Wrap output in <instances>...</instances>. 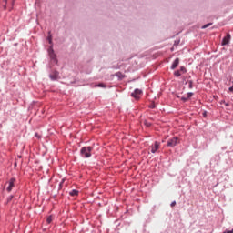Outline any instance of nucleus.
I'll return each instance as SVG.
<instances>
[{"mask_svg":"<svg viewBox=\"0 0 233 233\" xmlns=\"http://www.w3.org/2000/svg\"><path fill=\"white\" fill-rule=\"evenodd\" d=\"M97 86H99L100 88H105L106 87L105 84H103V83L98 84Z\"/></svg>","mask_w":233,"mask_h":233,"instance_id":"dca6fc26","label":"nucleus"},{"mask_svg":"<svg viewBox=\"0 0 233 233\" xmlns=\"http://www.w3.org/2000/svg\"><path fill=\"white\" fill-rule=\"evenodd\" d=\"M46 223L50 224L52 223V216H49L46 219Z\"/></svg>","mask_w":233,"mask_h":233,"instance_id":"4468645a","label":"nucleus"},{"mask_svg":"<svg viewBox=\"0 0 233 233\" xmlns=\"http://www.w3.org/2000/svg\"><path fill=\"white\" fill-rule=\"evenodd\" d=\"M177 145H179V138L177 137H175L173 138H170L168 141H167V147H176Z\"/></svg>","mask_w":233,"mask_h":233,"instance_id":"f03ea898","label":"nucleus"},{"mask_svg":"<svg viewBox=\"0 0 233 233\" xmlns=\"http://www.w3.org/2000/svg\"><path fill=\"white\" fill-rule=\"evenodd\" d=\"M178 71L181 72L182 74H186L187 73V68H185L184 66H181Z\"/></svg>","mask_w":233,"mask_h":233,"instance_id":"f8f14e48","label":"nucleus"},{"mask_svg":"<svg viewBox=\"0 0 233 233\" xmlns=\"http://www.w3.org/2000/svg\"><path fill=\"white\" fill-rule=\"evenodd\" d=\"M50 79H52V81H56V79L59 78V72L57 71H53L50 75H49Z\"/></svg>","mask_w":233,"mask_h":233,"instance_id":"423d86ee","label":"nucleus"},{"mask_svg":"<svg viewBox=\"0 0 233 233\" xmlns=\"http://www.w3.org/2000/svg\"><path fill=\"white\" fill-rule=\"evenodd\" d=\"M181 100L184 101V102H187V101H188V97L187 96H183L181 98Z\"/></svg>","mask_w":233,"mask_h":233,"instance_id":"f3484780","label":"nucleus"},{"mask_svg":"<svg viewBox=\"0 0 233 233\" xmlns=\"http://www.w3.org/2000/svg\"><path fill=\"white\" fill-rule=\"evenodd\" d=\"M146 125H147V127H150V124H148V123H146Z\"/></svg>","mask_w":233,"mask_h":233,"instance_id":"5701e85b","label":"nucleus"},{"mask_svg":"<svg viewBox=\"0 0 233 233\" xmlns=\"http://www.w3.org/2000/svg\"><path fill=\"white\" fill-rule=\"evenodd\" d=\"M159 142H155L154 146L151 147L152 154H156L159 150Z\"/></svg>","mask_w":233,"mask_h":233,"instance_id":"0eeeda50","label":"nucleus"},{"mask_svg":"<svg viewBox=\"0 0 233 233\" xmlns=\"http://www.w3.org/2000/svg\"><path fill=\"white\" fill-rule=\"evenodd\" d=\"M49 43H52V36H48Z\"/></svg>","mask_w":233,"mask_h":233,"instance_id":"6ab92c4d","label":"nucleus"},{"mask_svg":"<svg viewBox=\"0 0 233 233\" xmlns=\"http://www.w3.org/2000/svg\"><path fill=\"white\" fill-rule=\"evenodd\" d=\"M69 194H70V196H78L79 191L73 189Z\"/></svg>","mask_w":233,"mask_h":233,"instance_id":"9d476101","label":"nucleus"},{"mask_svg":"<svg viewBox=\"0 0 233 233\" xmlns=\"http://www.w3.org/2000/svg\"><path fill=\"white\" fill-rule=\"evenodd\" d=\"M92 147H84L80 150L82 157H92Z\"/></svg>","mask_w":233,"mask_h":233,"instance_id":"f257e3e1","label":"nucleus"},{"mask_svg":"<svg viewBox=\"0 0 233 233\" xmlns=\"http://www.w3.org/2000/svg\"><path fill=\"white\" fill-rule=\"evenodd\" d=\"M14 197H10L9 198H8V201H12V198H13Z\"/></svg>","mask_w":233,"mask_h":233,"instance_id":"412c9836","label":"nucleus"},{"mask_svg":"<svg viewBox=\"0 0 233 233\" xmlns=\"http://www.w3.org/2000/svg\"><path fill=\"white\" fill-rule=\"evenodd\" d=\"M14 187H15V178H11L8 182L7 192H12Z\"/></svg>","mask_w":233,"mask_h":233,"instance_id":"20e7f679","label":"nucleus"},{"mask_svg":"<svg viewBox=\"0 0 233 233\" xmlns=\"http://www.w3.org/2000/svg\"><path fill=\"white\" fill-rule=\"evenodd\" d=\"M208 26H212V23L206 24L202 26V29L205 30V28H208Z\"/></svg>","mask_w":233,"mask_h":233,"instance_id":"ddd939ff","label":"nucleus"},{"mask_svg":"<svg viewBox=\"0 0 233 233\" xmlns=\"http://www.w3.org/2000/svg\"><path fill=\"white\" fill-rule=\"evenodd\" d=\"M179 66V58H176L171 66V70H176Z\"/></svg>","mask_w":233,"mask_h":233,"instance_id":"1a4fd4ad","label":"nucleus"},{"mask_svg":"<svg viewBox=\"0 0 233 233\" xmlns=\"http://www.w3.org/2000/svg\"><path fill=\"white\" fill-rule=\"evenodd\" d=\"M229 92H233V86L229 87Z\"/></svg>","mask_w":233,"mask_h":233,"instance_id":"aec40b11","label":"nucleus"},{"mask_svg":"<svg viewBox=\"0 0 233 233\" xmlns=\"http://www.w3.org/2000/svg\"><path fill=\"white\" fill-rule=\"evenodd\" d=\"M183 74L181 73V71L177 70L174 72V76H176V77H180V76H182Z\"/></svg>","mask_w":233,"mask_h":233,"instance_id":"9b49d317","label":"nucleus"},{"mask_svg":"<svg viewBox=\"0 0 233 233\" xmlns=\"http://www.w3.org/2000/svg\"><path fill=\"white\" fill-rule=\"evenodd\" d=\"M48 52L53 63H56V65H57V59L56 58V54L54 53V49L50 48Z\"/></svg>","mask_w":233,"mask_h":233,"instance_id":"39448f33","label":"nucleus"},{"mask_svg":"<svg viewBox=\"0 0 233 233\" xmlns=\"http://www.w3.org/2000/svg\"><path fill=\"white\" fill-rule=\"evenodd\" d=\"M5 3L8 1V0H5Z\"/></svg>","mask_w":233,"mask_h":233,"instance_id":"b1692460","label":"nucleus"},{"mask_svg":"<svg viewBox=\"0 0 233 233\" xmlns=\"http://www.w3.org/2000/svg\"><path fill=\"white\" fill-rule=\"evenodd\" d=\"M171 207H176V201H173V202L171 203Z\"/></svg>","mask_w":233,"mask_h":233,"instance_id":"a211bd4d","label":"nucleus"},{"mask_svg":"<svg viewBox=\"0 0 233 233\" xmlns=\"http://www.w3.org/2000/svg\"><path fill=\"white\" fill-rule=\"evenodd\" d=\"M192 96H194V93H187V99H190Z\"/></svg>","mask_w":233,"mask_h":233,"instance_id":"2eb2a0df","label":"nucleus"},{"mask_svg":"<svg viewBox=\"0 0 233 233\" xmlns=\"http://www.w3.org/2000/svg\"><path fill=\"white\" fill-rule=\"evenodd\" d=\"M230 43V34H228L222 40V46Z\"/></svg>","mask_w":233,"mask_h":233,"instance_id":"6e6552de","label":"nucleus"},{"mask_svg":"<svg viewBox=\"0 0 233 233\" xmlns=\"http://www.w3.org/2000/svg\"><path fill=\"white\" fill-rule=\"evenodd\" d=\"M225 106H229V104H228V103H226Z\"/></svg>","mask_w":233,"mask_h":233,"instance_id":"4be33fe9","label":"nucleus"},{"mask_svg":"<svg viewBox=\"0 0 233 233\" xmlns=\"http://www.w3.org/2000/svg\"><path fill=\"white\" fill-rule=\"evenodd\" d=\"M141 96H143V91L141 89H135V91L131 94V97L134 99H140Z\"/></svg>","mask_w":233,"mask_h":233,"instance_id":"7ed1b4c3","label":"nucleus"}]
</instances>
